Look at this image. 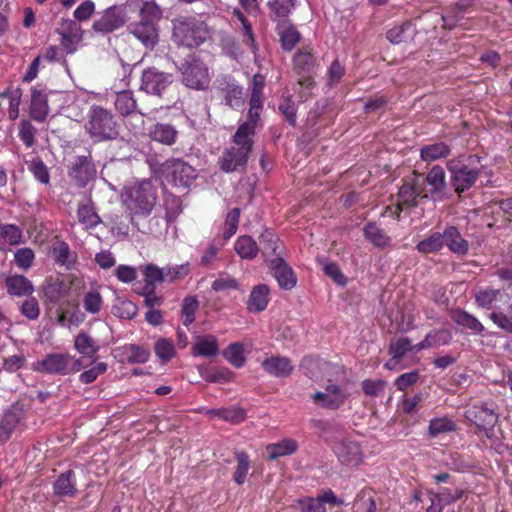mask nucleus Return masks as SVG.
<instances>
[{
    "label": "nucleus",
    "mask_w": 512,
    "mask_h": 512,
    "mask_svg": "<svg viewBox=\"0 0 512 512\" xmlns=\"http://www.w3.org/2000/svg\"><path fill=\"white\" fill-rule=\"evenodd\" d=\"M172 25V40L178 46L197 48L210 36L208 25L192 16L177 17Z\"/></svg>",
    "instance_id": "nucleus-1"
},
{
    "label": "nucleus",
    "mask_w": 512,
    "mask_h": 512,
    "mask_svg": "<svg viewBox=\"0 0 512 512\" xmlns=\"http://www.w3.org/2000/svg\"><path fill=\"white\" fill-rule=\"evenodd\" d=\"M261 109L249 108L247 120L242 123L235 135L234 144L231 148L230 160H247L252 149V136L260 118Z\"/></svg>",
    "instance_id": "nucleus-2"
},
{
    "label": "nucleus",
    "mask_w": 512,
    "mask_h": 512,
    "mask_svg": "<svg viewBox=\"0 0 512 512\" xmlns=\"http://www.w3.org/2000/svg\"><path fill=\"white\" fill-rule=\"evenodd\" d=\"M86 129L96 141L113 139L118 133L113 116L101 107L91 109Z\"/></svg>",
    "instance_id": "nucleus-3"
},
{
    "label": "nucleus",
    "mask_w": 512,
    "mask_h": 512,
    "mask_svg": "<svg viewBox=\"0 0 512 512\" xmlns=\"http://www.w3.org/2000/svg\"><path fill=\"white\" fill-rule=\"evenodd\" d=\"M182 82L189 88L204 90L209 86L210 74L207 65L195 56L187 57L179 68Z\"/></svg>",
    "instance_id": "nucleus-4"
},
{
    "label": "nucleus",
    "mask_w": 512,
    "mask_h": 512,
    "mask_svg": "<svg viewBox=\"0 0 512 512\" xmlns=\"http://www.w3.org/2000/svg\"><path fill=\"white\" fill-rule=\"evenodd\" d=\"M464 416L468 421L475 424L479 430L483 431L486 436H489L498 421V415L493 404L487 402H477L469 406Z\"/></svg>",
    "instance_id": "nucleus-5"
},
{
    "label": "nucleus",
    "mask_w": 512,
    "mask_h": 512,
    "mask_svg": "<svg viewBox=\"0 0 512 512\" xmlns=\"http://www.w3.org/2000/svg\"><path fill=\"white\" fill-rule=\"evenodd\" d=\"M156 201V189L149 180H143L130 191V202L133 204L130 210H134L135 214H150Z\"/></svg>",
    "instance_id": "nucleus-6"
},
{
    "label": "nucleus",
    "mask_w": 512,
    "mask_h": 512,
    "mask_svg": "<svg viewBox=\"0 0 512 512\" xmlns=\"http://www.w3.org/2000/svg\"><path fill=\"white\" fill-rule=\"evenodd\" d=\"M32 369L36 372L46 374L68 375L72 371H79V361L74 362V367L70 368V357L62 353H50L44 359L38 360L32 364Z\"/></svg>",
    "instance_id": "nucleus-7"
},
{
    "label": "nucleus",
    "mask_w": 512,
    "mask_h": 512,
    "mask_svg": "<svg viewBox=\"0 0 512 512\" xmlns=\"http://www.w3.org/2000/svg\"><path fill=\"white\" fill-rule=\"evenodd\" d=\"M332 449L343 465L355 467L363 460V452L359 443L348 438L335 440Z\"/></svg>",
    "instance_id": "nucleus-8"
},
{
    "label": "nucleus",
    "mask_w": 512,
    "mask_h": 512,
    "mask_svg": "<svg viewBox=\"0 0 512 512\" xmlns=\"http://www.w3.org/2000/svg\"><path fill=\"white\" fill-rule=\"evenodd\" d=\"M348 393L337 384H328L323 391L311 395L314 404L319 407L336 410L340 408L347 399Z\"/></svg>",
    "instance_id": "nucleus-9"
},
{
    "label": "nucleus",
    "mask_w": 512,
    "mask_h": 512,
    "mask_svg": "<svg viewBox=\"0 0 512 512\" xmlns=\"http://www.w3.org/2000/svg\"><path fill=\"white\" fill-rule=\"evenodd\" d=\"M173 82L171 74L159 72L151 68L143 72L141 89L147 93L160 96Z\"/></svg>",
    "instance_id": "nucleus-10"
},
{
    "label": "nucleus",
    "mask_w": 512,
    "mask_h": 512,
    "mask_svg": "<svg viewBox=\"0 0 512 512\" xmlns=\"http://www.w3.org/2000/svg\"><path fill=\"white\" fill-rule=\"evenodd\" d=\"M126 20V10L123 6L108 8L102 17L93 23V29L97 32L110 33L123 26Z\"/></svg>",
    "instance_id": "nucleus-11"
},
{
    "label": "nucleus",
    "mask_w": 512,
    "mask_h": 512,
    "mask_svg": "<svg viewBox=\"0 0 512 512\" xmlns=\"http://www.w3.org/2000/svg\"><path fill=\"white\" fill-rule=\"evenodd\" d=\"M217 83V89L226 105L234 109L243 105V88L233 78L224 76L218 79Z\"/></svg>",
    "instance_id": "nucleus-12"
},
{
    "label": "nucleus",
    "mask_w": 512,
    "mask_h": 512,
    "mask_svg": "<svg viewBox=\"0 0 512 512\" xmlns=\"http://www.w3.org/2000/svg\"><path fill=\"white\" fill-rule=\"evenodd\" d=\"M25 418L23 405L13 404L3 415L0 422V441L6 442Z\"/></svg>",
    "instance_id": "nucleus-13"
},
{
    "label": "nucleus",
    "mask_w": 512,
    "mask_h": 512,
    "mask_svg": "<svg viewBox=\"0 0 512 512\" xmlns=\"http://www.w3.org/2000/svg\"><path fill=\"white\" fill-rule=\"evenodd\" d=\"M50 256L60 267H64L66 270H73L76 267L78 255L75 251H72L63 240H56L50 248Z\"/></svg>",
    "instance_id": "nucleus-14"
},
{
    "label": "nucleus",
    "mask_w": 512,
    "mask_h": 512,
    "mask_svg": "<svg viewBox=\"0 0 512 512\" xmlns=\"http://www.w3.org/2000/svg\"><path fill=\"white\" fill-rule=\"evenodd\" d=\"M270 267L273 271L274 277L282 289L290 290L296 285V276L283 258L275 257L272 259Z\"/></svg>",
    "instance_id": "nucleus-15"
},
{
    "label": "nucleus",
    "mask_w": 512,
    "mask_h": 512,
    "mask_svg": "<svg viewBox=\"0 0 512 512\" xmlns=\"http://www.w3.org/2000/svg\"><path fill=\"white\" fill-rule=\"evenodd\" d=\"M262 367L268 374L277 378L288 377L294 369L290 359L284 356L266 358L262 362Z\"/></svg>",
    "instance_id": "nucleus-16"
},
{
    "label": "nucleus",
    "mask_w": 512,
    "mask_h": 512,
    "mask_svg": "<svg viewBox=\"0 0 512 512\" xmlns=\"http://www.w3.org/2000/svg\"><path fill=\"white\" fill-rule=\"evenodd\" d=\"M450 170L452 173V183L458 193L470 188L478 176V172L475 169L468 168L464 165L461 167L452 165Z\"/></svg>",
    "instance_id": "nucleus-17"
},
{
    "label": "nucleus",
    "mask_w": 512,
    "mask_h": 512,
    "mask_svg": "<svg viewBox=\"0 0 512 512\" xmlns=\"http://www.w3.org/2000/svg\"><path fill=\"white\" fill-rule=\"evenodd\" d=\"M196 177V169L188 162H173L171 180L175 186L189 187Z\"/></svg>",
    "instance_id": "nucleus-18"
},
{
    "label": "nucleus",
    "mask_w": 512,
    "mask_h": 512,
    "mask_svg": "<svg viewBox=\"0 0 512 512\" xmlns=\"http://www.w3.org/2000/svg\"><path fill=\"white\" fill-rule=\"evenodd\" d=\"M452 333L448 329H434L427 333L425 338L415 345V351L449 345Z\"/></svg>",
    "instance_id": "nucleus-19"
},
{
    "label": "nucleus",
    "mask_w": 512,
    "mask_h": 512,
    "mask_svg": "<svg viewBox=\"0 0 512 512\" xmlns=\"http://www.w3.org/2000/svg\"><path fill=\"white\" fill-rule=\"evenodd\" d=\"M442 234L444 245H446L451 252L458 255H466L468 253L469 243L461 236L456 227L449 226Z\"/></svg>",
    "instance_id": "nucleus-20"
},
{
    "label": "nucleus",
    "mask_w": 512,
    "mask_h": 512,
    "mask_svg": "<svg viewBox=\"0 0 512 512\" xmlns=\"http://www.w3.org/2000/svg\"><path fill=\"white\" fill-rule=\"evenodd\" d=\"M269 287L265 284L256 285L247 300V310L251 313L264 311L269 303Z\"/></svg>",
    "instance_id": "nucleus-21"
},
{
    "label": "nucleus",
    "mask_w": 512,
    "mask_h": 512,
    "mask_svg": "<svg viewBox=\"0 0 512 512\" xmlns=\"http://www.w3.org/2000/svg\"><path fill=\"white\" fill-rule=\"evenodd\" d=\"M132 34L147 48H153L158 40L155 23L152 20H141L132 30Z\"/></svg>",
    "instance_id": "nucleus-22"
},
{
    "label": "nucleus",
    "mask_w": 512,
    "mask_h": 512,
    "mask_svg": "<svg viewBox=\"0 0 512 512\" xmlns=\"http://www.w3.org/2000/svg\"><path fill=\"white\" fill-rule=\"evenodd\" d=\"M7 293L11 296L22 297L34 292L32 282L23 275H11L5 279Z\"/></svg>",
    "instance_id": "nucleus-23"
},
{
    "label": "nucleus",
    "mask_w": 512,
    "mask_h": 512,
    "mask_svg": "<svg viewBox=\"0 0 512 512\" xmlns=\"http://www.w3.org/2000/svg\"><path fill=\"white\" fill-rule=\"evenodd\" d=\"M218 352L219 344L214 335L198 336L192 347L194 356L215 357Z\"/></svg>",
    "instance_id": "nucleus-24"
},
{
    "label": "nucleus",
    "mask_w": 512,
    "mask_h": 512,
    "mask_svg": "<svg viewBox=\"0 0 512 512\" xmlns=\"http://www.w3.org/2000/svg\"><path fill=\"white\" fill-rule=\"evenodd\" d=\"M427 183L431 186V197L433 201H442L444 188L446 187L445 172L442 167L434 166L427 175Z\"/></svg>",
    "instance_id": "nucleus-25"
},
{
    "label": "nucleus",
    "mask_w": 512,
    "mask_h": 512,
    "mask_svg": "<svg viewBox=\"0 0 512 512\" xmlns=\"http://www.w3.org/2000/svg\"><path fill=\"white\" fill-rule=\"evenodd\" d=\"M49 113L46 95L39 89L33 87L31 89V105L30 115L38 121L43 122Z\"/></svg>",
    "instance_id": "nucleus-26"
},
{
    "label": "nucleus",
    "mask_w": 512,
    "mask_h": 512,
    "mask_svg": "<svg viewBox=\"0 0 512 512\" xmlns=\"http://www.w3.org/2000/svg\"><path fill=\"white\" fill-rule=\"evenodd\" d=\"M96 168L93 162H76L69 172V176L78 187H84L95 176Z\"/></svg>",
    "instance_id": "nucleus-27"
},
{
    "label": "nucleus",
    "mask_w": 512,
    "mask_h": 512,
    "mask_svg": "<svg viewBox=\"0 0 512 512\" xmlns=\"http://www.w3.org/2000/svg\"><path fill=\"white\" fill-rule=\"evenodd\" d=\"M276 30L280 36V41L283 49L292 50L300 39V34L288 20H279L276 25Z\"/></svg>",
    "instance_id": "nucleus-28"
},
{
    "label": "nucleus",
    "mask_w": 512,
    "mask_h": 512,
    "mask_svg": "<svg viewBox=\"0 0 512 512\" xmlns=\"http://www.w3.org/2000/svg\"><path fill=\"white\" fill-rule=\"evenodd\" d=\"M54 494L73 497L76 494L75 473L72 470L60 474L53 484Z\"/></svg>",
    "instance_id": "nucleus-29"
},
{
    "label": "nucleus",
    "mask_w": 512,
    "mask_h": 512,
    "mask_svg": "<svg viewBox=\"0 0 512 512\" xmlns=\"http://www.w3.org/2000/svg\"><path fill=\"white\" fill-rule=\"evenodd\" d=\"M260 250L265 258L279 257L281 243L279 237L269 229H266L259 237Z\"/></svg>",
    "instance_id": "nucleus-30"
},
{
    "label": "nucleus",
    "mask_w": 512,
    "mask_h": 512,
    "mask_svg": "<svg viewBox=\"0 0 512 512\" xmlns=\"http://www.w3.org/2000/svg\"><path fill=\"white\" fill-rule=\"evenodd\" d=\"M451 318L457 325L470 330L474 334H480L484 331L482 323L474 315L463 309L452 311Z\"/></svg>",
    "instance_id": "nucleus-31"
},
{
    "label": "nucleus",
    "mask_w": 512,
    "mask_h": 512,
    "mask_svg": "<svg viewBox=\"0 0 512 512\" xmlns=\"http://www.w3.org/2000/svg\"><path fill=\"white\" fill-rule=\"evenodd\" d=\"M150 137L157 142L165 145L175 143L178 132L174 126L167 123H157L150 129Z\"/></svg>",
    "instance_id": "nucleus-32"
},
{
    "label": "nucleus",
    "mask_w": 512,
    "mask_h": 512,
    "mask_svg": "<svg viewBox=\"0 0 512 512\" xmlns=\"http://www.w3.org/2000/svg\"><path fill=\"white\" fill-rule=\"evenodd\" d=\"M234 249L242 259L247 260L254 259L260 250L255 240L247 235L237 238Z\"/></svg>",
    "instance_id": "nucleus-33"
},
{
    "label": "nucleus",
    "mask_w": 512,
    "mask_h": 512,
    "mask_svg": "<svg viewBox=\"0 0 512 512\" xmlns=\"http://www.w3.org/2000/svg\"><path fill=\"white\" fill-rule=\"evenodd\" d=\"M297 442L293 439H283L280 442L269 444L266 447L268 457L270 460H275L279 457L291 455L297 450Z\"/></svg>",
    "instance_id": "nucleus-34"
},
{
    "label": "nucleus",
    "mask_w": 512,
    "mask_h": 512,
    "mask_svg": "<svg viewBox=\"0 0 512 512\" xmlns=\"http://www.w3.org/2000/svg\"><path fill=\"white\" fill-rule=\"evenodd\" d=\"M75 349L82 355L94 358L99 351L96 341L85 332H80L74 341Z\"/></svg>",
    "instance_id": "nucleus-35"
},
{
    "label": "nucleus",
    "mask_w": 512,
    "mask_h": 512,
    "mask_svg": "<svg viewBox=\"0 0 512 512\" xmlns=\"http://www.w3.org/2000/svg\"><path fill=\"white\" fill-rule=\"evenodd\" d=\"M365 237L375 246L384 248L390 245V237L375 223H368L364 228Z\"/></svg>",
    "instance_id": "nucleus-36"
},
{
    "label": "nucleus",
    "mask_w": 512,
    "mask_h": 512,
    "mask_svg": "<svg viewBox=\"0 0 512 512\" xmlns=\"http://www.w3.org/2000/svg\"><path fill=\"white\" fill-rule=\"evenodd\" d=\"M145 285L143 288L148 289V291H155L156 285L158 283L165 281L164 268H159L154 264H148L144 267L143 270Z\"/></svg>",
    "instance_id": "nucleus-37"
},
{
    "label": "nucleus",
    "mask_w": 512,
    "mask_h": 512,
    "mask_svg": "<svg viewBox=\"0 0 512 512\" xmlns=\"http://www.w3.org/2000/svg\"><path fill=\"white\" fill-rule=\"evenodd\" d=\"M77 217L85 229L94 228L101 222L100 217L89 204H80L78 206Z\"/></svg>",
    "instance_id": "nucleus-38"
},
{
    "label": "nucleus",
    "mask_w": 512,
    "mask_h": 512,
    "mask_svg": "<svg viewBox=\"0 0 512 512\" xmlns=\"http://www.w3.org/2000/svg\"><path fill=\"white\" fill-rule=\"evenodd\" d=\"M224 358L236 368L244 366L246 357L244 355V346L240 342H234L228 345L223 351Z\"/></svg>",
    "instance_id": "nucleus-39"
},
{
    "label": "nucleus",
    "mask_w": 512,
    "mask_h": 512,
    "mask_svg": "<svg viewBox=\"0 0 512 512\" xmlns=\"http://www.w3.org/2000/svg\"><path fill=\"white\" fill-rule=\"evenodd\" d=\"M22 239V230L14 224L0 226V245H18Z\"/></svg>",
    "instance_id": "nucleus-40"
},
{
    "label": "nucleus",
    "mask_w": 512,
    "mask_h": 512,
    "mask_svg": "<svg viewBox=\"0 0 512 512\" xmlns=\"http://www.w3.org/2000/svg\"><path fill=\"white\" fill-rule=\"evenodd\" d=\"M418 195L419 192L413 186L409 184L402 185L399 189V202L396 207L398 214L407 207L416 206V198Z\"/></svg>",
    "instance_id": "nucleus-41"
},
{
    "label": "nucleus",
    "mask_w": 512,
    "mask_h": 512,
    "mask_svg": "<svg viewBox=\"0 0 512 512\" xmlns=\"http://www.w3.org/2000/svg\"><path fill=\"white\" fill-rule=\"evenodd\" d=\"M235 459L237 461V466L233 473V480L238 485H242L246 481V477L250 468L249 456L244 451H238L235 453Z\"/></svg>",
    "instance_id": "nucleus-42"
},
{
    "label": "nucleus",
    "mask_w": 512,
    "mask_h": 512,
    "mask_svg": "<svg viewBox=\"0 0 512 512\" xmlns=\"http://www.w3.org/2000/svg\"><path fill=\"white\" fill-rule=\"evenodd\" d=\"M239 219V208H233L231 211L228 212L222 229L223 241L221 242V245H224V243L236 233L238 229Z\"/></svg>",
    "instance_id": "nucleus-43"
},
{
    "label": "nucleus",
    "mask_w": 512,
    "mask_h": 512,
    "mask_svg": "<svg viewBox=\"0 0 512 512\" xmlns=\"http://www.w3.org/2000/svg\"><path fill=\"white\" fill-rule=\"evenodd\" d=\"M444 246L443 234L436 232L430 235L427 239L420 241L416 249L423 254L435 253L441 250Z\"/></svg>",
    "instance_id": "nucleus-44"
},
{
    "label": "nucleus",
    "mask_w": 512,
    "mask_h": 512,
    "mask_svg": "<svg viewBox=\"0 0 512 512\" xmlns=\"http://www.w3.org/2000/svg\"><path fill=\"white\" fill-rule=\"evenodd\" d=\"M315 65V58L309 51H299L294 56V67L298 75L311 73Z\"/></svg>",
    "instance_id": "nucleus-45"
},
{
    "label": "nucleus",
    "mask_w": 512,
    "mask_h": 512,
    "mask_svg": "<svg viewBox=\"0 0 512 512\" xmlns=\"http://www.w3.org/2000/svg\"><path fill=\"white\" fill-rule=\"evenodd\" d=\"M456 429V424L448 417L434 418L429 423V434L436 437L443 433L452 432Z\"/></svg>",
    "instance_id": "nucleus-46"
},
{
    "label": "nucleus",
    "mask_w": 512,
    "mask_h": 512,
    "mask_svg": "<svg viewBox=\"0 0 512 512\" xmlns=\"http://www.w3.org/2000/svg\"><path fill=\"white\" fill-rule=\"evenodd\" d=\"M413 350H415V345H412L411 340L407 337H401L391 341L389 354L392 356V359H401L408 352Z\"/></svg>",
    "instance_id": "nucleus-47"
},
{
    "label": "nucleus",
    "mask_w": 512,
    "mask_h": 512,
    "mask_svg": "<svg viewBox=\"0 0 512 512\" xmlns=\"http://www.w3.org/2000/svg\"><path fill=\"white\" fill-rule=\"evenodd\" d=\"M68 291L69 287L65 282L57 280L46 287L45 297L50 303L57 304L62 298L67 296Z\"/></svg>",
    "instance_id": "nucleus-48"
},
{
    "label": "nucleus",
    "mask_w": 512,
    "mask_h": 512,
    "mask_svg": "<svg viewBox=\"0 0 512 512\" xmlns=\"http://www.w3.org/2000/svg\"><path fill=\"white\" fill-rule=\"evenodd\" d=\"M164 207L168 222H173L183 211L181 199L172 194H164Z\"/></svg>",
    "instance_id": "nucleus-49"
},
{
    "label": "nucleus",
    "mask_w": 512,
    "mask_h": 512,
    "mask_svg": "<svg viewBox=\"0 0 512 512\" xmlns=\"http://www.w3.org/2000/svg\"><path fill=\"white\" fill-rule=\"evenodd\" d=\"M449 154L450 149L444 143L428 145L421 149L422 160H437L439 158H446Z\"/></svg>",
    "instance_id": "nucleus-50"
},
{
    "label": "nucleus",
    "mask_w": 512,
    "mask_h": 512,
    "mask_svg": "<svg viewBox=\"0 0 512 512\" xmlns=\"http://www.w3.org/2000/svg\"><path fill=\"white\" fill-rule=\"evenodd\" d=\"M270 9L274 13L273 21L277 23L279 20H287L288 15L291 12L292 7L294 6L293 0H275L273 2L268 3Z\"/></svg>",
    "instance_id": "nucleus-51"
},
{
    "label": "nucleus",
    "mask_w": 512,
    "mask_h": 512,
    "mask_svg": "<svg viewBox=\"0 0 512 512\" xmlns=\"http://www.w3.org/2000/svg\"><path fill=\"white\" fill-rule=\"evenodd\" d=\"M413 34L411 24L406 23L402 26L394 27L386 33L387 39L393 44H399L408 41Z\"/></svg>",
    "instance_id": "nucleus-52"
},
{
    "label": "nucleus",
    "mask_w": 512,
    "mask_h": 512,
    "mask_svg": "<svg viewBox=\"0 0 512 512\" xmlns=\"http://www.w3.org/2000/svg\"><path fill=\"white\" fill-rule=\"evenodd\" d=\"M320 264L322 265V269L324 273L333 279L335 283L341 286H345L347 284L346 276L341 272L339 266L334 262H329L328 260L322 258L319 259Z\"/></svg>",
    "instance_id": "nucleus-53"
},
{
    "label": "nucleus",
    "mask_w": 512,
    "mask_h": 512,
    "mask_svg": "<svg viewBox=\"0 0 512 512\" xmlns=\"http://www.w3.org/2000/svg\"><path fill=\"white\" fill-rule=\"evenodd\" d=\"M103 305V299L99 292L89 291L83 298V307L90 314L100 312Z\"/></svg>",
    "instance_id": "nucleus-54"
},
{
    "label": "nucleus",
    "mask_w": 512,
    "mask_h": 512,
    "mask_svg": "<svg viewBox=\"0 0 512 512\" xmlns=\"http://www.w3.org/2000/svg\"><path fill=\"white\" fill-rule=\"evenodd\" d=\"M501 295L500 290L485 289L476 293L475 299L477 304L483 308H491L492 304Z\"/></svg>",
    "instance_id": "nucleus-55"
},
{
    "label": "nucleus",
    "mask_w": 512,
    "mask_h": 512,
    "mask_svg": "<svg viewBox=\"0 0 512 512\" xmlns=\"http://www.w3.org/2000/svg\"><path fill=\"white\" fill-rule=\"evenodd\" d=\"M198 308V301L194 297H187L183 301L182 315L183 324L189 326L195 320V312Z\"/></svg>",
    "instance_id": "nucleus-56"
},
{
    "label": "nucleus",
    "mask_w": 512,
    "mask_h": 512,
    "mask_svg": "<svg viewBox=\"0 0 512 512\" xmlns=\"http://www.w3.org/2000/svg\"><path fill=\"white\" fill-rule=\"evenodd\" d=\"M189 271L188 263L164 267L165 281L172 282L183 279L189 274Z\"/></svg>",
    "instance_id": "nucleus-57"
},
{
    "label": "nucleus",
    "mask_w": 512,
    "mask_h": 512,
    "mask_svg": "<svg viewBox=\"0 0 512 512\" xmlns=\"http://www.w3.org/2000/svg\"><path fill=\"white\" fill-rule=\"evenodd\" d=\"M14 259L18 267L28 269L34 262L35 254L31 248L25 247L16 251Z\"/></svg>",
    "instance_id": "nucleus-58"
},
{
    "label": "nucleus",
    "mask_w": 512,
    "mask_h": 512,
    "mask_svg": "<svg viewBox=\"0 0 512 512\" xmlns=\"http://www.w3.org/2000/svg\"><path fill=\"white\" fill-rule=\"evenodd\" d=\"M279 111L283 114L290 125L296 124V108L292 97H283L279 104Z\"/></svg>",
    "instance_id": "nucleus-59"
},
{
    "label": "nucleus",
    "mask_w": 512,
    "mask_h": 512,
    "mask_svg": "<svg viewBox=\"0 0 512 512\" xmlns=\"http://www.w3.org/2000/svg\"><path fill=\"white\" fill-rule=\"evenodd\" d=\"M386 387V381L382 379H366L362 382V389L368 396L376 397L381 395Z\"/></svg>",
    "instance_id": "nucleus-60"
},
{
    "label": "nucleus",
    "mask_w": 512,
    "mask_h": 512,
    "mask_svg": "<svg viewBox=\"0 0 512 512\" xmlns=\"http://www.w3.org/2000/svg\"><path fill=\"white\" fill-rule=\"evenodd\" d=\"M155 353L163 362H167L175 354L174 345L167 339H160L155 344Z\"/></svg>",
    "instance_id": "nucleus-61"
},
{
    "label": "nucleus",
    "mask_w": 512,
    "mask_h": 512,
    "mask_svg": "<svg viewBox=\"0 0 512 512\" xmlns=\"http://www.w3.org/2000/svg\"><path fill=\"white\" fill-rule=\"evenodd\" d=\"M20 311L27 319L36 320L40 315L39 303L34 297L27 298L23 301Z\"/></svg>",
    "instance_id": "nucleus-62"
},
{
    "label": "nucleus",
    "mask_w": 512,
    "mask_h": 512,
    "mask_svg": "<svg viewBox=\"0 0 512 512\" xmlns=\"http://www.w3.org/2000/svg\"><path fill=\"white\" fill-rule=\"evenodd\" d=\"M221 419L232 424H238L246 419V411L240 407L224 408L220 411Z\"/></svg>",
    "instance_id": "nucleus-63"
},
{
    "label": "nucleus",
    "mask_w": 512,
    "mask_h": 512,
    "mask_svg": "<svg viewBox=\"0 0 512 512\" xmlns=\"http://www.w3.org/2000/svg\"><path fill=\"white\" fill-rule=\"evenodd\" d=\"M212 289L215 292L237 290L239 289V284L235 278L228 275H222L213 282Z\"/></svg>",
    "instance_id": "nucleus-64"
}]
</instances>
